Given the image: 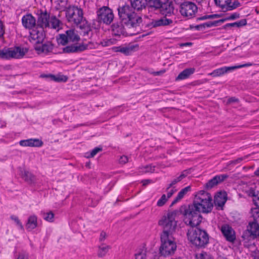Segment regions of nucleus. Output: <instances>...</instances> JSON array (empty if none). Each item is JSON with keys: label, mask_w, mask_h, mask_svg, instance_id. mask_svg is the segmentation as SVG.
I'll list each match as a JSON object with an SVG mask.
<instances>
[{"label": "nucleus", "mask_w": 259, "mask_h": 259, "mask_svg": "<svg viewBox=\"0 0 259 259\" xmlns=\"http://www.w3.org/2000/svg\"><path fill=\"white\" fill-rule=\"evenodd\" d=\"M37 25L30 30L29 41L35 46L36 50L44 52L46 46L42 44L45 37L44 28H51L58 31L61 28V22L55 16H50L46 11L37 10Z\"/></svg>", "instance_id": "f257e3e1"}, {"label": "nucleus", "mask_w": 259, "mask_h": 259, "mask_svg": "<svg viewBox=\"0 0 259 259\" xmlns=\"http://www.w3.org/2000/svg\"><path fill=\"white\" fill-rule=\"evenodd\" d=\"M190 206L198 212L209 213L213 208L212 197L208 192L199 191L195 194L193 204Z\"/></svg>", "instance_id": "f03ea898"}, {"label": "nucleus", "mask_w": 259, "mask_h": 259, "mask_svg": "<svg viewBox=\"0 0 259 259\" xmlns=\"http://www.w3.org/2000/svg\"><path fill=\"white\" fill-rule=\"evenodd\" d=\"M177 245L172 235L162 232L160 235V245L159 254L163 257H168L173 255L177 250Z\"/></svg>", "instance_id": "7ed1b4c3"}, {"label": "nucleus", "mask_w": 259, "mask_h": 259, "mask_svg": "<svg viewBox=\"0 0 259 259\" xmlns=\"http://www.w3.org/2000/svg\"><path fill=\"white\" fill-rule=\"evenodd\" d=\"M118 11L120 18L128 27H136L141 22V18L137 15L132 7L125 5L119 7Z\"/></svg>", "instance_id": "20e7f679"}, {"label": "nucleus", "mask_w": 259, "mask_h": 259, "mask_svg": "<svg viewBox=\"0 0 259 259\" xmlns=\"http://www.w3.org/2000/svg\"><path fill=\"white\" fill-rule=\"evenodd\" d=\"M187 237L192 244L198 247H203L208 242V235L207 233L197 228L192 227L189 229Z\"/></svg>", "instance_id": "39448f33"}, {"label": "nucleus", "mask_w": 259, "mask_h": 259, "mask_svg": "<svg viewBox=\"0 0 259 259\" xmlns=\"http://www.w3.org/2000/svg\"><path fill=\"white\" fill-rule=\"evenodd\" d=\"M160 226L163 228V232L171 234L175 232L177 227V222L176 220V213L169 212L163 216L158 222Z\"/></svg>", "instance_id": "423d86ee"}, {"label": "nucleus", "mask_w": 259, "mask_h": 259, "mask_svg": "<svg viewBox=\"0 0 259 259\" xmlns=\"http://www.w3.org/2000/svg\"><path fill=\"white\" fill-rule=\"evenodd\" d=\"M27 52V49L20 47L10 48H5L0 50V59H20L23 57Z\"/></svg>", "instance_id": "0eeeda50"}, {"label": "nucleus", "mask_w": 259, "mask_h": 259, "mask_svg": "<svg viewBox=\"0 0 259 259\" xmlns=\"http://www.w3.org/2000/svg\"><path fill=\"white\" fill-rule=\"evenodd\" d=\"M198 212L194 208L189 206L185 210V223L192 227L198 226L201 222L202 217Z\"/></svg>", "instance_id": "6e6552de"}, {"label": "nucleus", "mask_w": 259, "mask_h": 259, "mask_svg": "<svg viewBox=\"0 0 259 259\" xmlns=\"http://www.w3.org/2000/svg\"><path fill=\"white\" fill-rule=\"evenodd\" d=\"M66 17L70 22L78 24L83 19L82 11L76 7H70L67 10Z\"/></svg>", "instance_id": "1a4fd4ad"}, {"label": "nucleus", "mask_w": 259, "mask_h": 259, "mask_svg": "<svg viewBox=\"0 0 259 259\" xmlns=\"http://www.w3.org/2000/svg\"><path fill=\"white\" fill-rule=\"evenodd\" d=\"M197 11V6L192 2H185L181 5L180 12L183 16L187 18L194 16Z\"/></svg>", "instance_id": "9d476101"}, {"label": "nucleus", "mask_w": 259, "mask_h": 259, "mask_svg": "<svg viewBox=\"0 0 259 259\" xmlns=\"http://www.w3.org/2000/svg\"><path fill=\"white\" fill-rule=\"evenodd\" d=\"M97 15L99 20L106 24H110L114 18L112 11L107 7L100 9L97 12Z\"/></svg>", "instance_id": "9b49d317"}, {"label": "nucleus", "mask_w": 259, "mask_h": 259, "mask_svg": "<svg viewBox=\"0 0 259 259\" xmlns=\"http://www.w3.org/2000/svg\"><path fill=\"white\" fill-rule=\"evenodd\" d=\"M79 40V36L74 30L70 29L66 31V34H62L58 38V43L65 45L68 42H77Z\"/></svg>", "instance_id": "f8f14e48"}, {"label": "nucleus", "mask_w": 259, "mask_h": 259, "mask_svg": "<svg viewBox=\"0 0 259 259\" xmlns=\"http://www.w3.org/2000/svg\"><path fill=\"white\" fill-rule=\"evenodd\" d=\"M251 65V63H246L240 65H235L233 66H225L213 70L212 72L208 74V75L212 76V77H218L223 75L225 73L232 71L235 69L250 66Z\"/></svg>", "instance_id": "ddd939ff"}, {"label": "nucleus", "mask_w": 259, "mask_h": 259, "mask_svg": "<svg viewBox=\"0 0 259 259\" xmlns=\"http://www.w3.org/2000/svg\"><path fill=\"white\" fill-rule=\"evenodd\" d=\"M242 191L244 192L247 195L252 197V201L256 207H259V191H256L253 185L248 186L247 184H244L242 186Z\"/></svg>", "instance_id": "4468645a"}, {"label": "nucleus", "mask_w": 259, "mask_h": 259, "mask_svg": "<svg viewBox=\"0 0 259 259\" xmlns=\"http://www.w3.org/2000/svg\"><path fill=\"white\" fill-rule=\"evenodd\" d=\"M232 0H214L215 5L223 11H230L236 9L239 6V3L232 2Z\"/></svg>", "instance_id": "2eb2a0df"}, {"label": "nucleus", "mask_w": 259, "mask_h": 259, "mask_svg": "<svg viewBox=\"0 0 259 259\" xmlns=\"http://www.w3.org/2000/svg\"><path fill=\"white\" fill-rule=\"evenodd\" d=\"M138 45L135 44H129L126 46H121L115 47L112 50L115 52H120L124 55H128L133 52L138 50Z\"/></svg>", "instance_id": "dca6fc26"}, {"label": "nucleus", "mask_w": 259, "mask_h": 259, "mask_svg": "<svg viewBox=\"0 0 259 259\" xmlns=\"http://www.w3.org/2000/svg\"><path fill=\"white\" fill-rule=\"evenodd\" d=\"M22 23L25 28L29 30L37 27L35 18L30 14H26L22 17Z\"/></svg>", "instance_id": "f3484780"}, {"label": "nucleus", "mask_w": 259, "mask_h": 259, "mask_svg": "<svg viewBox=\"0 0 259 259\" xmlns=\"http://www.w3.org/2000/svg\"><path fill=\"white\" fill-rule=\"evenodd\" d=\"M221 232L229 242H233L236 239L235 233L233 229L228 225H224L222 226Z\"/></svg>", "instance_id": "a211bd4d"}, {"label": "nucleus", "mask_w": 259, "mask_h": 259, "mask_svg": "<svg viewBox=\"0 0 259 259\" xmlns=\"http://www.w3.org/2000/svg\"><path fill=\"white\" fill-rule=\"evenodd\" d=\"M19 144L23 147H39L42 145L43 143L38 139H29L21 140Z\"/></svg>", "instance_id": "6ab92c4d"}, {"label": "nucleus", "mask_w": 259, "mask_h": 259, "mask_svg": "<svg viewBox=\"0 0 259 259\" xmlns=\"http://www.w3.org/2000/svg\"><path fill=\"white\" fill-rule=\"evenodd\" d=\"M247 231L250 236L253 238L259 236V224L257 221H253L249 223L247 227Z\"/></svg>", "instance_id": "aec40b11"}, {"label": "nucleus", "mask_w": 259, "mask_h": 259, "mask_svg": "<svg viewBox=\"0 0 259 259\" xmlns=\"http://www.w3.org/2000/svg\"><path fill=\"white\" fill-rule=\"evenodd\" d=\"M227 199V193L225 192H220L214 196V202L217 206L222 208Z\"/></svg>", "instance_id": "412c9836"}, {"label": "nucleus", "mask_w": 259, "mask_h": 259, "mask_svg": "<svg viewBox=\"0 0 259 259\" xmlns=\"http://www.w3.org/2000/svg\"><path fill=\"white\" fill-rule=\"evenodd\" d=\"M228 177L226 175H218L210 180L205 185L207 189H210L223 181Z\"/></svg>", "instance_id": "4be33fe9"}, {"label": "nucleus", "mask_w": 259, "mask_h": 259, "mask_svg": "<svg viewBox=\"0 0 259 259\" xmlns=\"http://www.w3.org/2000/svg\"><path fill=\"white\" fill-rule=\"evenodd\" d=\"M88 45L84 44L79 45H71L66 47L64 48V51L66 53H73L76 52H81L88 49Z\"/></svg>", "instance_id": "5701e85b"}, {"label": "nucleus", "mask_w": 259, "mask_h": 259, "mask_svg": "<svg viewBox=\"0 0 259 259\" xmlns=\"http://www.w3.org/2000/svg\"><path fill=\"white\" fill-rule=\"evenodd\" d=\"M172 20L166 17H163L159 19L153 20L150 23V26L153 27L165 26L171 24Z\"/></svg>", "instance_id": "b1692460"}, {"label": "nucleus", "mask_w": 259, "mask_h": 259, "mask_svg": "<svg viewBox=\"0 0 259 259\" xmlns=\"http://www.w3.org/2000/svg\"><path fill=\"white\" fill-rule=\"evenodd\" d=\"M134 256L135 259H147V250L145 246L138 247L135 250Z\"/></svg>", "instance_id": "393cba45"}, {"label": "nucleus", "mask_w": 259, "mask_h": 259, "mask_svg": "<svg viewBox=\"0 0 259 259\" xmlns=\"http://www.w3.org/2000/svg\"><path fill=\"white\" fill-rule=\"evenodd\" d=\"M37 226V218L35 215L29 217L26 224V228L28 231H32Z\"/></svg>", "instance_id": "a878e982"}, {"label": "nucleus", "mask_w": 259, "mask_h": 259, "mask_svg": "<svg viewBox=\"0 0 259 259\" xmlns=\"http://www.w3.org/2000/svg\"><path fill=\"white\" fill-rule=\"evenodd\" d=\"M191 191V187L190 186H188L183 189H182L177 194L175 199L172 202V204H175L180 201L185 196H186L188 193Z\"/></svg>", "instance_id": "bb28decb"}, {"label": "nucleus", "mask_w": 259, "mask_h": 259, "mask_svg": "<svg viewBox=\"0 0 259 259\" xmlns=\"http://www.w3.org/2000/svg\"><path fill=\"white\" fill-rule=\"evenodd\" d=\"M159 8L162 14L165 15L170 14L174 11L172 5L169 2H166L162 4H161V6Z\"/></svg>", "instance_id": "cd10ccee"}, {"label": "nucleus", "mask_w": 259, "mask_h": 259, "mask_svg": "<svg viewBox=\"0 0 259 259\" xmlns=\"http://www.w3.org/2000/svg\"><path fill=\"white\" fill-rule=\"evenodd\" d=\"M132 8L134 10H140L145 7L147 0H130Z\"/></svg>", "instance_id": "c85d7f7f"}, {"label": "nucleus", "mask_w": 259, "mask_h": 259, "mask_svg": "<svg viewBox=\"0 0 259 259\" xmlns=\"http://www.w3.org/2000/svg\"><path fill=\"white\" fill-rule=\"evenodd\" d=\"M195 71L194 68H187L181 72L178 76L177 79L182 80L188 78L190 75L192 74Z\"/></svg>", "instance_id": "c756f323"}, {"label": "nucleus", "mask_w": 259, "mask_h": 259, "mask_svg": "<svg viewBox=\"0 0 259 259\" xmlns=\"http://www.w3.org/2000/svg\"><path fill=\"white\" fill-rule=\"evenodd\" d=\"M111 248L109 245L102 244L99 246L97 254L100 257L105 256Z\"/></svg>", "instance_id": "7c9ffc66"}, {"label": "nucleus", "mask_w": 259, "mask_h": 259, "mask_svg": "<svg viewBox=\"0 0 259 259\" xmlns=\"http://www.w3.org/2000/svg\"><path fill=\"white\" fill-rule=\"evenodd\" d=\"M42 217L46 221L52 222L54 221V214L51 211L42 212Z\"/></svg>", "instance_id": "2f4dec72"}, {"label": "nucleus", "mask_w": 259, "mask_h": 259, "mask_svg": "<svg viewBox=\"0 0 259 259\" xmlns=\"http://www.w3.org/2000/svg\"><path fill=\"white\" fill-rule=\"evenodd\" d=\"M161 1L160 0H148L147 5L150 8H154L155 9H159L161 6Z\"/></svg>", "instance_id": "473e14b6"}, {"label": "nucleus", "mask_w": 259, "mask_h": 259, "mask_svg": "<svg viewBox=\"0 0 259 259\" xmlns=\"http://www.w3.org/2000/svg\"><path fill=\"white\" fill-rule=\"evenodd\" d=\"M113 34L115 35H120L123 32V28L121 25L113 24L112 26Z\"/></svg>", "instance_id": "72a5a7b5"}, {"label": "nucleus", "mask_w": 259, "mask_h": 259, "mask_svg": "<svg viewBox=\"0 0 259 259\" xmlns=\"http://www.w3.org/2000/svg\"><path fill=\"white\" fill-rule=\"evenodd\" d=\"M187 172L186 171H183L178 177L175 178L169 184V187H172L174 185L176 184L178 182L182 180L184 178L187 176Z\"/></svg>", "instance_id": "f704fd0d"}, {"label": "nucleus", "mask_w": 259, "mask_h": 259, "mask_svg": "<svg viewBox=\"0 0 259 259\" xmlns=\"http://www.w3.org/2000/svg\"><path fill=\"white\" fill-rule=\"evenodd\" d=\"M239 14L236 13L228 14L223 19L220 20L219 21L221 22H223L225 21L233 20L239 18Z\"/></svg>", "instance_id": "c9c22d12"}, {"label": "nucleus", "mask_w": 259, "mask_h": 259, "mask_svg": "<svg viewBox=\"0 0 259 259\" xmlns=\"http://www.w3.org/2000/svg\"><path fill=\"white\" fill-rule=\"evenodd\" d=\"M11 219L14 221L16 226L18 227V228L20 230H23L24 229L23 226L21 222V221L19 220L18 217L13 215L11 216Z\"/></svg>", "instance_id": "e433bc0d"}, {"label": "nucleus", "mask_w": 259, "mask_h": 259, "mask_svg": "<svg viewBox=\"0 0 259 259\" xmlns=\"http://www.w3.org/2000/svg\"><path fill=\"white\" fill-rule=\"evenodd\" d=\"M195 257L196 259H213L210 254L205 252L197 253Z\"/></svg>", "instance_id": "4c0bfd02"}, {"label": "nucleus", "mask_w": 259, "mask_h": 259, "mask_svg": "<svg viewBox=\"0 0 259 259\" xmlns=\"http://www.w3.org/2000/svg\"><path fill=\"white\" fill-rule=\"evenodd\" d=\"M251 214L254 219V221L259 220V207L252 208L251 209Z\"/></svg>", "instance_id": "58836bf2"}, {"label": "nucleus", "mask_w": 259, "mask_h": 259, "mask_svg": "<svg viewBox=\"0 0 259 259\" xmlns=\"http://www.w3.org/2000/svg\"><path fill=\"white\" fill-rule=\"evenodd\" d=\"M155 171V167L151 165H147L141 168V173L153 172Z\"/></svg>", "instance_id": "ea45409f"}, {"label": "nucleus", "mask_w": 259, "mask_h": 259, "mask_svg": "<svg viewBox=\"0 0 259 259\" xmlns=\"http://www.w3.org/2000/svg\"><path fill=\"white\" fill-rule=\"evenodd\" d=\"M115 43V40L114 39H105L101 41V45L103 47H108L114 44Z\"/></svg>", "instance_id": "a19ab883"}, {"label": "nucleus", "mask_w": 259, "mask_h": 259, "mask_svg": "<svg viewBox=\"0 0 259 259\" xmlns=\"http://www.w3.org/2000/svg\"><path fill=\"white\" fill-rule=\"evenodd\" d=\"M168 199L166 197L165 194H163L161 198L158 200L157 202V205L158 206H163L166 202L167 201Z\"/></svg>", "instance_id": "79ce46f5"}, {"label": "nucleus", "mask_w": 259, "mask_h": 259, "mask_svg": "<svg viewBox=\"0 0 259 259\" xmlns=\"http://www.w3.org/2000/svg\"><path fill=\"white\" fill-rule=\"evenodd\" d=\"M101 150V149L100 148H98V147H96L95 148V149H94L90 154L89 153H86L85 154V156L87 157V158H90V157H94L95 155H96L99 151H100Z\"/></svg>", "instance_id": "37998d69"}, {"label": "nucleus", "mask_w": 259, "mask_h": 259, "mask_svg": "<svg viewBox=\"0 0 259 259\" xmlns=\"http://www.w3.org/2000/svg\"><path fill=\"white\" fill-rule=\"evenodd\" d=\"M53 79L56 81H58V82H59V81H63V82H65V81H67V77L66 76H65V75L59 74V75H57L56 76H54L53 77Z\"/></svg>", "instance_id": "c03bdc74"}, {"label": "nucleus", "mask_w": 259, "mask_h": 259, "mask_svg": "<svg viewBox=\"0 0 259 259\" xmlns=\"http://www.w3.org/2000/svg\"><path fill=\"white\" fill-rule=\"evenodd\" d=\"M128 161V157L126 156L122 155L120 156L119 162L120 163L124 164Z\"/></svg>", "instance_id": "a18cd8bd"}, {"label": "nucleus", "mask_w": 259, "mask_h": 259, "mask_svg": "<svg viewBox=\"0 0 259 259\" xmlns=\"http://www.w3.org/2000/svg\"><path fill=\"white\" fill-rule=\"evenodd\" d=\"M5 33V28L3 23L0 21V38H1Z\"/></svg>", "instance_id": "49530a36"}, {"label": "nucleus", "mask_w": 259, "mask_h": 259, "mask_svg": "<svg viewBox=\"0 0 259 259\" xmlns=\"http://www.w3.org/2000/svg\"><path fill=\"white\" fill-rule=\"evenodd\" d=\"M17 259H28V255L24 253H20L19 254Z\"/></svg>", "instance_id": "de8ad7c7"}, {"label": "nucleus", "mask_w": 259, "mask_h": 259, "mask_svg": "<svg viewBox=\"0 0 259 259\" xmlns=\"http://www.w3.org/2000/svg\"><path fill=\"white\" fill-rule=\"evenodd\" d=\"M106 237H107L106 233L104 232H102L100 233V237H99L100 241H103L106 239Z\"/></svg>", "instance_id": "09e8293b"}, {"label": "nucleus", "mask_w": 259, "mask_h": 259, "mask_svg": "<svg viewBox=\"0 0 259 259\" xmlns=\"http://www.w3.org/2000/svg\"><path fill=\"white\" fill-rule=\"evenodd\" d=\"M227 25L229 26L239 27L241 25V24L240 22H234L232 23H229Z\"/></svg>", "instance_id": "8fccbe9b"}, {"label": "nucleus", "mask_w": 259, "mask_h": 259, "mask_svg": "<svg viewBox=\"0 0 259 259\" xmlns=\"http://www.w3.org/2000/svg\"><path fill=\"white\" fill-rule=\"evenodd\" d=\"M216 16H217V15H205L203 17L200 18L199 19L200 20H205V19L213 18V17H216Z\"/></svg>", "instance_id": "3c124183"}, {"label": "nucleus", "mask_w": 259, "mask_h": 259, "mask_svg": "<svg viewBox=\"0 0 259 259\" xmlns=\"http://www.w3.org/2000/svg\"><path fill=\"white\" fill-rule=\"evenodd\" d=\"M202 27V25H195V26H190V28L191 29H195L196 30H199L200 28Z\"/></svg>", "instance_id": "603ef678"}, {"label": "nucleus", "mask_w": 259, "mask_h": 259, "mask_svg": "<svg viewBox=\"0 0 259 259\" xmlns=\"http://www.w3.org/2000/svg\"><path fill=\"white\" fill-rule=\"evenodd\" d=\"M171 187H168L167 188V191H168L170 193H171L172 195L174 194V193L176 192V190L174 188L170 189Z\"/></svg>", "instance_id": "864d4df0"}, {"label": "nucleus", "mask_w": 259, "mask_h": 259, "mask_svg": "<svg viewBox=\"0 0 259 259\" xmlns=\"http://www.w3.org/2000/svg\"><path fill=\"white\" fill-rule=\"evenodd\" d=\"M150 183H151V181L149 180H144L143 181V185H148V184H149Z\"/></svg>", "instance_id": "5fc2aeb1"}, {"label": "nucleus", "mask_w": 259, "mask_h": 259, "mask_svg": "<svg viewBox=\"0 0 259 259\" xmlns=\"http://www.w3.org/2000/svg\"><path fill=\"white\" fill-rule=\"evenodd\" d=\"M172 195L168 191H167V194L166 195L167 198L168 199L170 197H171Z\"/></svg>", "instance_id": "6e6d98bb"}, {"label": "nucleus", "mask_w": 259, "mask_h": 259, "mask_svg": "<svg viewBox=\"0 0 259 259\" xmlns=\"http://www.w3.org/2000/svg\"><path fill=\"white\" fill-rule=\"evenodd\" d=\"M254 174L257 176H259V168L255 171Z\"/></svg>", "instance_id": "4d7b16f0"}, {"label": "nucleus", "mask_w": 259, "mask_h": 259, "mask_svg": "<svg viewBox=\"0 0 259 259\" xmlns=\"http://www.w3.org/2000/svg\"><path fill=\"white\" fill-rule=\"evenodd\" d=\"M242 160V158H240L238 159L237 160H236V161L237 162H240Z\"/></svg>", "instance_id": "13d9d810"}, {"label": "nucleus", "mask_w": 259, "mask_h": 259, "mask_svg": "<svg viewBox=\"0 0 259 259\" xmlns=\"http://www.w3.org/2000/svg\"><path fill=\"white\" fill-rule=\"evenodd\" d=\"M174 259H182V258L181 257H176V258H175Z\"/></svg>", "instance_id": "bf43d9fd"}, {"label": "nucleus", "mask_w": 259, "mask_h": 259, "mask_svg": "<svg viewBox=\"0 0 259 259\" xmlns=\"http://www.w3.org/2000/svg\"><path fill=\"white\" fill-rule=\"evenodd\" d=\"M26 175H29V173L28 172H25Z\"/></svg>", "instance_id": "052dcab7"}, {"label": "nucleus", "mask_w": 259, "mask_h": 259, "mask_svg": "<svg viewBox=\"0 0 259 259\" xmlns=\"http://www.w3.org/2000/svg\"><path fill=\"white\" fill-rule=\"evenodd\" d=\"M196 2H200L202 0H195Z\"/></svg>", "instance_id": "680f3d73"}, {"label": "nucleus", "mask_w": 259, "mask_h": 259, "mask_svg": "<svg viewBox=\"0 0 259 259\" xmlns=\"http://www.w3.org/2000/svg\"><path fill=\"white\" fill-rule=\"evenodd\" d=\"M211 25H209V24H207V26H211Z\"/></svg>", "instance_id": "e2e57ef3"}, {"label": "nucleus", "mask_w": 259, "mask_h": 259, "mask_svg": "<svg viewBox=\"0 0 259 259\" xmlns=\"http://www.w3.org/2000/svg\"><path fill=\"white\" fill-rule=\"evenodd\" d=\"M188 43H186L185 45H188Z\"/></svg>", "instance_id": "0e129e2a"}]
</instances>
